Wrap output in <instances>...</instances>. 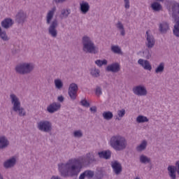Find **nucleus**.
<instances>
[{
    "label": "nucleus",
    "mask_w": 179,
    "mask_h": 179,
    "mask_svg": "<svg viewBox=\"0 0 179 179\" xmlns=\"http://www.w3.org/2000/svg\"><path fill=\"white\" fill-rule=\"evenodd\" d=\"M96 162L94 154L87 152L85 155L79 158L69 159L66 163L58 164V170L62 177H78L83 166H89Z\"/></svg>",
    "instance_id": "nucleus-1"
},
{
    "label": "nucleus",
    "mask_w": 179,
    "mask_h": 179,
    "mask_svg": "<svg viewBox=\"0 0 179 179\" xmlns=\"http://www.w3.org/2000/svg\"><path fill=\"white\" fill-rule=\"evenodd\" d=\"M55 12H57V7L55 6L48 11L45 17L46 24H50L48 29V34L53 38H57L58 36V30H57V27H58V20H54L52 21V19H54V15H55Z\"/></svg>",
    "instance_id": "nucleus-2"
},
{
    "label": "nucleus",
    "mask_w": 179,
    "mask_h": 179,
    "mask_svg": "<svg viewBox=\"0 0 179 179\" xmlns=\"http://www.w3.org/2000/svg\"><path fill=\"white\" fill-rule=\"evenodd\" d=\"M108 143L110 148L116 152L125 150L128 146V141H127V138L120 134L112 136Z\"/></svg>",
    "instance_id": "nucleus-3"
},
{
    "label": "nucleus",
    "mask_w": 179,
    "mask_h": 179,
    "mask_svg": "<svg viewBox=\"0 0 179 179\" xmlns=\"http://www.w3.org/2000/svg\"><path fill=\"white\" fill-rule=\"evenodd\" d=\"M81 44L83 51L85 52V54H97L99 52L96 44H94V41L87 35L82 37Z\"/></svg>",
    "instance_id": "nucleus-4"
},
{
    "label": "nucleus",
    "mask_w": 179,
    "mask_h": 179,
    "mask_svg": "<svg viewBox=\"0 0 179 179\" xmlns=\"http://www.w3.org/2000/svg\"><path fill=\"white\" fill-rule=\"evenodd\" d=\"M10 101L13 106V111H14V113H17L20 117H25L26 110L22 107V102L17 95L14 93L10 94Z\"/></svg>",
    "instance_id": "nucleus-5"
},
{
    "label": "nucleus",
    "mask_w": 179,
    "mask_h": 179,
    "mask_svg": "<svg viewBox=\"0 0 179 179\" xmlns=\"http://www.w3.org/2000/svg\"><path fill=\"white\" fill-rule=\"evenodd\" d=\"M36 66L31 62H23L17 64L15 71L17 75H29L34 71Z\"/></svg>",
    "instance_id": "nucleus-6"
},
{
    "label": "nucleus",
    "mask_w": 179,
    "mask_h": 179,
    "mask_svg": "<svg viewBox=\"0 0 179 179\" xmlns=\"http://www.w3.org/2000/svg\"><path fill=\"white\" fill-rule=\"evenodd\" d=\"M36 127L41 132L48 134L52 131V123L49 120H41L37 122Z\"/></svg>",
    "instance_id": "nucleus-7"
},
{
    "label": "nucleus",
    "mask_w": 179,
    "mask_h": 179,
    "mask_svg": "<svg viewBox=\"0 0 179 179\" xmlns=\"http://www.w3.org/2000/svg\"><path fill=\"white\" fill-rule=\"evenodd\" d=\"M132 92L135 96H138V97H145L149 93L146 86L143 84L134 86L132 88Z\"/></svg>",
    "instance_id": "nucleus-8"
},
{
    "label": "nucleus",
    "mask_w": 179,
    "mask_h": 179,
    "mask_svg": "<svg viewBox=\"0 0 179 179\" xmlns=\"http://www.w3.org/2000/svg\"><path fill=\"white\" fill-rule=\"evenodd\" d=\"M156 44L155 36L152 34L150 30H148L145 34V47L149 49L153 48Z\"/></svg>",
    "instance_id": "nucleus-9"
},
{
    "label": "nucleus",
    "mask_w": 179,
    "mask_h": 179,
    "mask_svg": "<svg viewBox=\"0 0 179 179\" xmlns=\"http://www.w3.org/2000/svg\"><path fill=\"white\" fill-rule=\"evenodd\" d=\"M78 90H79L78 84L73 83L69 85L68 93L71 100H76Z\"/></svg>",
    "instance_id": "nucleus-10"
},
{
    "label": "nucleus",
    "mask_w": 179,
    "mask_h": 179,
    "mask_svg": "<svg viewBox=\"0 0 179 179\" xmlns=\"http://www.w3.org/2000/svg\"><path fill=\"white\" fill-rule=\"evenodd\" d=\"M110 166L113 169V173L116 176H120L122 173V165L118 161H113L110 163Z\"/></svg>",
    "instance_id": "nucleus-11"
},
{
    "label": "nucleus",
    "mask_w": 179,
    "mask_h": 179,
    "mask_svg": "<svg viewBox=\"0 0 179 179\" xmlns=\"http://www.w3.org/2000/svg\"><path fill=\"white\" fill-rule=\"evenodd\" d=\"M59 110H61V103L58 102H53L49 104L46 108V110L49 114H54V113H57V111H59Z\"/></svg>",
    "instance_id": "nucleus-12"
},
{
    "label": "nucleus",
    "mask_w": 179,
    "mask_h": 179,
    "mask_svg": "<svg viewBox=\"0 0 179 179\" xmlns=\"http://www.w3.org/2000/svg\"><path fill=\"white\" fill-rule=\"evenodd\" d=\"M106 71L108 72L117 73V72L121 71V65L118 62L112 63L106 67Z\"/></svg>",
    "instance_id": "nucleus-13"
},
{
    "label": "nucleus",
    "mask_w": 179,
    "mask_h": 179,
    "mask_svg": "<svg viewBox=\"0 0 179 179\" xmlns=\"http://www.w3.org/2000/svg\"><path fill=\"white\" fill-rule=\"evenodd\" d=\"M16 157H12L6 160L3 162V166L4 169H12L13 167H15V166H16Z\"/></svg>",
    "instance_id": "nucleus-14"
},
{
    "label": "nucleus",
    "mask_w": 179,
    "mask_h": 179,
    "mask_svg": "<svg viewBox=\"0 0 179 179\" xmlns=\"http://www.w3.org/2000/svg\"><path fill=\"white\" fill-rule=\"evenodd\" d=\"M27 19V15L23 11L18 12L15 17L16 22L19 23L20 24H23V23L26 22Z\"/></svg>",
    "instance_id": "nucleus-15"
},
{
    "label": "nucleus",
    "mask_w": 179,
    "mask_h": 179,
    "mask_svg": "<svg viewBox=\"0 0 179 179\" xmlns=\"http://www.w3.org/2000/svg\"><path fill=\"white\" fill-rule=\"evenodd\" d=\"M10 143L8 138L5 136H0V150H5L7 148H9Z\"/></svg>",
    "instance_id": "nucleus-16"
},
{
    "label": "nucleus",
    "mask_w": 179,
    "mask_h": 179,
    "mask_svg": "<svg viewBox=\"0 0 179 179\" xmlns=\"http://www.w3.org/2000/svg\"><path fill=\"white\" fill-rule=\"evenodd\" d=\"M138 65H141L145 71H152V64L149 60H145L143 59H139L138 60Z\"/></svg>",
    "instance_id": "nucleus-17"
},
{
    "label": "nucleus",
    "mask_w": 179,
    "mask_h": 179,
    "mask_svg": "<svg viewBox=\"0 0 179 179\" xmlns=\"http://www.w3.org/2000/svg\"><path fill=\"white\" fill-rule=\"evenodd\" d=\"M80 10L83 15H86L90 10V5L86 1H83L80 3Z\"/></svg>",
    "instance_id": "nucleus-18"
},
{
    "label": "nucleus",
    "mask_w": 179,
    "mask_h": 179,
    "mask_svg": "<svg viewBox=\"0 0 179 179\" xmlns=\"http://www.w3.org/2000/svg\"><path fill=\"white\" fill-rule=\"evenodd\" d=\"M94 177V171L91 170H86L83 173H80L78 179H85V178H93Z\"/></svg>",
    "instance_id": "nucleus-19"
},
{
    "label": "nucleus",
    "mask_w": 179,
    "mask_h": 179,
    "mask_svg": "<svg viewBox=\"0 0 179 179\" xmlns=\"http://www.w3.org/2000/svg\"><path fill=\"white\" fill-rule=\"evenodd\" d=\"M146 148H148V141L143 140L136 147V150L138 153H141L145 150H146Z\"/></svg>",
    "instance_id": "nucleus-20"
},
{
    "label": "nucleus",
    "mask_w": 179,
    "mask_h": 179,
    "mask_svg": "<svg viewBox=\"0 0 179 179\" xmlns=\"http://www.w3.org/2000/svg\"><path fill=\"white\" fill-rule=\"evenodd\" d=\"M98 156L100 159H105L106 160H108L111 159V152L110 150H103L98 152Z\"/></svg>",
    "instance_id": "nucleus-21"
},
{
    "label": "nucleus",
    "mask_w": 179,
    "mask_h": 179,
    "mask_svg": "<svg viewBox=\"0 0 179 179\" xmlns=\"http://www.w3.org/2000/svg\"><path fill=\"white\" fill-rule=\"evenodd\" d=\"M1 24L3 29H9L13 26V20L10 18H6L1 22Z\"/></svg>",
    "instance_id": "nucleus-22"
},
{
    "label": "nucleus",
    "mask_w": 179,
    "mask_h": 179,
    "mask_svg": "<svg viewBox=\"0 0 179 179\" xmlns=\"http://www.w3.org/2000/svg\"><path fill=\"white\" fill-rule=\"evenodd\" d=\"M139 162L141 164H150L152 163V159L144 154H141L139 156Z\"/></svg>",
    "instance_id": "nucleus-23"
},
{
    "label": "nucleus",
    "mask_w": 179,
    "mask_h": 179,
    "mask_svg": "<svg viewBox=\"0 0 179 179\" xmlns=\"http://www.w3.org/2000/svg\"><path fill=\"white\" fill-rule=\"evenodd\" d=\"M69 15H71L70 8H63L60 12L59 17L60 19H68Z\"/></svg>",
    "instance_id": "nucleus-24"
},
{
    "label": "nucleus",
    "mask_w": 179,
    "mask_h": 179,
    "mask_svg": "<svg viewBox=\"0 0 179 179\" xmlns=\"http://www.w3.org/2000/svg\"><path fill=\"white\" fill-rule=\"evenodd\" d=\"M172 12V17L177 20V15H179V3H176L173 6Z\"/></svg>",
    "instance_id": "nucleus-25"
},
{
    "label": "nucleus",
    "mask_w": 179,
    "mask_h": 179,
    "mask_svg": "<svg viewBox=\"0 0 179 179\" xmlns=\"http://www.w3.org/2000/svg\"><path fill=\"white\" fill-rule=\"evenodd\" d=\"M115 27L117 29L120 31V33L122 36H125V28L124 27V24H122V22L118 21L117 23L115 24Z\"/></svg>",
    "instance_id": "nucleus-26"
},
{
    "label": "nucleus",
    "mask_w": 179,
    "mask_h": 179,
    "mask_svg": "<svg viewBox=\"0 0 179 179\" xmlns=\"http://www.w3.org/2000/svg\"><path fill=\"white\" fill-rule=\"evenodd\" d=\"M110 50L113 54H118V55H123L124 52H122V50L121 48L117 45H112Z\"/></svg>",
    "instance_id": "nucleus-27"
},
{
    "label": "nucleus",
    "mask_w": 179,
    "mask_h": 179,
    "mask_svg": "<svg viewBox=\"0 0 179 179\" xmlns=\"http://www.w3.org/2000/svg\"><path fill=\"white\" fill-rule=\"evenodd\" d=\"M90 72L92 78H100V69L96 67H92L90 69Z\"/></svg>",
    "instance_id": "nucleus-28"
},
{
    "label": "nucleus",
    "mask_w": 179,
    "mask_h": 179,
    "mask_svg": "<svg viewBox=\"0 0 179 179\" xmlns=\"http://www.w3.org/2000/svg\"><path fill=\"white\" fill-rule=\"evenodd\" d=\"M55 87L57 89V90H61L62 87H64V82L60 78H56L54 80Z\"/></svg>",
    "instance_id": "nucleus-29"
},
{
    "label": "nucleus",
    "mask_w": 179,
    "mask_h": 179,
    "mask_svg": "<svg viewBox=\"0 0 179 179\" xmlns=\"http://www.w3.org/2000/svg\"><path fill=\"white\" fill-rule=\"evenodd\" d=\"M136 121L138 124H143L145 122H149V118L148 117L139 115L136 119Z\"/></svg>",
    "instance_id": "nucleus-30"
},
{
    "label": "nucleus",
    "mask_w": 179,
    "mask_h": 179,
    "mask_svg": "<svg viewBox=\"0 0 179 179\" xmlns=\"http://www.w3.org/2000/svg\"><path fill=\"white\" fill-rule=\"evenodd\" d=\"M164 66H165L164 62L159 63V64L155 69V73H157V74L163 73V72H164Z\"/></svg>",
    "instance_id": "nucleus-31"
},
{
    "label": "nucleus",
    "mask_w": 179,
    "mask_h": 179,
    "mask_svg": "<svg viewBox=\"0 0 179 179\" xmlns=\"http://www.w3.org/2000/svg\"><path fill=\"white\" fill-rule=\"evenodd\" d=\"M151 8L155 12H160L162 10V4L157 1H155L151 4Z\"/></svg>",
    "instance_id": "nucleus-32"
},
{
    "label": "nucleus",
    "mask_w": 179,
    "mask_h": 179,
    "mask_svg": "<svg viewBox=\"0 0 179 179\" xmlns=\"http://www.w3.org/2000/svg\"><path fill=\"white\" fill-rule=\"evenodd\" d=\"M102 116L106 121H110V120H113L114 115L111 111H105L102 113Z\"/></svg>",
    "instance_id": "nucleus-33"
},
{
    "label": "nucleus",
    "mask_w": 179,
    "mask_h": 179,
    "mask_svg": "<svg viewBox=\"0 0 179 179\" xmlns=\"http://www.w3.org/2000/svg\"><path fill=\"white\" fill-rule=\"evenodd\" d=\"M169 29H170V27H169V24L167 22H162L159 24V30L162 31V33H166Z\"/></svg>",
    "instance_id": "nucleus-34"
},
{
    "label": "nucleus",
    "mask_w": 179,
    "mask_h": 179,
    "mask_svg": "<svg viewBox=\"0 0 179 179\" xmlns=\"http://www.w3.org/2000/svg\"><path fill=\"white\" fill-rule=\"evenodd\" d=\"M125 109H121L117 110V115L116 116L115 120L117 121H121L123 117L125 115Z\"/></svg>",
    "instance_id": "nucleus-35"
},
{
    "label": "nucleus",
    "mask_w": 179,
    "mask_h": 179,
    "mask_svg": "<svg viewBox=\"0 0 179 179\" xmlns=\"http://www.w3.org/2000/svg\"><path fill=\"white\" fill-rule=\"evenodd\" d=\"M73 136L74 138H77L78 139H80V138L83 137V131L81 129L75 130L73 132Z\"/></svg>",
    "instance_id": "nucleus-36"
},
{
    "label": "nucleus",
    "mask_w": 179,
    "mask_h": 179,
    "mask_svg": "<svg viewBox=\"0 0 179 179\" xmlns=\"http://www.w3.org/2000/svg\"><path fill=\"white\" fill-rule=\"evenodd\" d=\"M150 50L151 49L148 48L143 52V57H145L146 59H150L152 58V51Z\"/></svg>",
    "instance_id": "nucleus-37"
},
{
    "label": "nucleus",
    "mask_w": 179,
    "mask_h": 179,
    "mask_svg": "<svg viewBox=\"0 0 179 179\" xmlns=\"http://www.w3.org/2000/svg\"><path fill=\"white\" fill-rule=\"evenodd\" d=\"M95 64L97 65V66L101 68L103 65H107L108 64V61H107V59H97L95 61Z\"/></svg>",
    "instance_id": "nucleus-38"
},
{
    "label": "nucleus",
    "mask_w": 179,
    "mask_h": 179,
    "mask_svg": "<svg viewBox=\"0 0 179 179\" xmlns=\"http://www.w3.org/2000/svg\"><path fill=\"white\" fill-rule=\"evenodd\" d=\"M0 38H1L3 41H9V37L8 36V34H6V32L4 31H1Z\"/></svg>",
    "instance_id": "nucleus-39"
},
{
    "label": "nucleus",
    "mask_w": 179,
    "mask_h": 179,
    "mask_svg": "<svg viewBox=\"0 0 179 179\" xmlns=\"http://www.w3.org/2000/svg\"><path fill=\"white\" fill-rule=\"evenodd\" d=\"M173 34L176 37H179V21L176 22L173 28Z\"/></svg>",
    "instance_id": "nucleus-40"
},
{
    "label": "nucleus",
    "mask_w": 179,
    "mask_h": 179,
    "mask_svg": "<svg viewBox=\"0 0 179 179\" xmlns=\"http://www.w3.org/2000/svg\"><path fill=\"white\" fill-rule=\"evenodd\" d=\"M95 94L97 97H100L103 94V91L100 87H96L95 90Z\"/></svg>",
    "instance_id": "nucleus-41"
},
{
    "label": "nucleus",
    "mask_w": 179,
    "mask_h": 179,
    "mask_svg": "<svg viewBox=\"0 0 179 179\" xmlns=\"http://www.w3.org/2000/svg\"><path fill=\"white\" fill-rule=\"evenodd\" d=\"M80 104L83 107H90V103L86 99L81 100Z\"/></svg>",
    "instance_id": "nucleus-42"
},
{
    "label": "nucleus",
    "mask_w": 179,
    "mask_h": 179,
    "mask_svg": "<svg viewBox=\"0 0 179 179\" xmlns=\"http://www.w3.org/2000/svg\"><path fill=\"white\" fill-rule=\"evenodd\" d=\"M123 1H124L125 9H129V8H131L130 0H123Z\"/></svg>",
    "instance_id": "nucleus-43"
},
{
    "label": "nucleus",
    "mask_w": 179,
    "mask_h": 179,
    "mask_svg": "<svg viewBox=\"0 0 179 179\" xmlns=\"http://www.w3.org/2000/svg\"><path fill=\"white\" fill-rule=\"evenodd\" d=\"M103 173H98L96 174L94 179H103Z\"/></svg>",
    "instance_id": "nucleus-44"
},
{
    "label": "nucleus",
    "mask_w": 179,
    "mask_h": 179,
    "mask_svg": "<svg viewBox=\"0 0 179 179\" xmlns=\"http://www.w3.org/2000/svg\"><path fill=\"white\" fill-rule=\"evenodd\" d=\"M67 0H53L55 3H64V2H66Z\"/></svg>",
    "instance_id": "nucleus-45"
},
{
    "label": "nucleus",
    "mask_w": 179,
    "mask_h": 179,
    "mask_svg": "<svg viewBox=\"0 0 179 179\" xmlns=\"http://www.w3.org/2000/svg\"><path fill=\"white\" fill-rule=\"evenodd\" d=\"M90 111H92V113H96L97 112V107L96 106H92L90 108Z\"/></svg>",
    "instance_id": "nucleus-46"
},
{
    "label": "nucleus",
    "mask_w": 179,
    "mask_h": 179,
    "mask_svg": "<svg viewBox=\"0 0 179 179\" xmlns=\"http://www.w3.org/2000/svg\"><path fill=\"white\" fill-rule=\"evenodd\" d=\"M57 100H58V101H60V103H62V102H64V100H65V99L62 96H59L57 97Z\"/></svg>",
    "instance_id": "nucleus-47"
},
{
    "label": "nucleus",
    "mask_w": 179,
    "mask_h": 179,
    "mask_svg": "<svg viewBox=\"0 0 179 179\" xmlns=\"http://www.w3.org/2000/svg\"><path fill=\"white\" fill-rule=\"evenodd\" d=\"M50 179H61V177L58 176H52Z\"/></svg>",
    "instance_id": "nucleus-48"
},
{
    "label": "nucleus",
    "mask_w": 179,
    "mask_h": 179,
    "mask_svg": "<svg viewBox=\"0 0 179 179\" xmlns=\"http://www.w3.org/2000/svg\"><path fill=\"white\" fill-rule=\"evenodd\" d=\"M133 179H142V178H141L139 176H136Z\"/></svg>",
    "instance_id": "nucleus-49"
},
{
    "label": "nucleus",
    "mask_w": 179,
    "mask_h": 179,
    "mask_svg": "<svg viewBox=\"0 0 179 179\" xmlns=\"http://www.w3.org/2000/svg\"><path fill=\"white\" fill-rule=\"evenodd\" d=\"M157 2H164V0H155Z\"/></svg>",
    "instance_id": "nucleus-50"
},
{
    "label": "nucleus",
    "mask_w": 179,
    "mask_h": 179,
    "mask_svg": "<svg viewBox=\"0 0 179 179\" xmlns=\"http://www.w3.org/2000/svg\"><path fill=\"white\" fill-rule=\"evenodd\" d=\"M0 179H3V176H2V173H0Z\"/></svg>",
    "instance_id": "nucleus-51"
},
{
    "label": "nucleus",
    "mask_w": 179,
    "mask_h": 179,
    "mask_svg": "<svg viewBox=\"0 0 179 179\" xmlns=\"http://www.w3.org/2000/svg\"><path fill=\"white\" fill-rule=\"evenodd\" d=\"M1 31H2V28H1V27H0V33H1Z\"/></svg>",
    "instance_id": "nucleus-52"
},
{
    "label": "nucleus",
    "mask_w": 179,
    "mask_h": 179,
    "mask_svg": "<svg viewBox=\"0 0 179 179\" xmlns=\"http://www.w3.org/2000/svg\"><path fill=\"white\" fill-rule=\"evenodd\" d=\"M24 1H26V0H24Z\"/></svg>",
    "instance_id": "nucleus-53"
}]
</instances>
